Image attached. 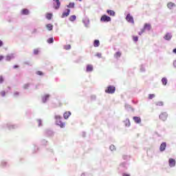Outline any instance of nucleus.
Returning a JSON list of instances; mask_svg holds the SVG:
<instances>
[{
    "label": "nucleus",
    "mask_w": 176,
    "mask_h": 176,
    "mask_svg": "<svg viewBox=\"0 0 176 176\" xmlns=\"http://www.w3.org/2000/svg\"><path fill=\"white\" fill-rule=\"evenodd\" d=\"M55 119L56 120V124L58 126H60L61 129H64L65 127V123L61 122V116H56Z\"/></svg>",
    "instance_id": "1"
},
{
    "label": "nucleus",
    "mask_w": 176,
    "mask_h": 176,
    "mask_svg": "<svg viewBox=\"0 0 176 176\" xmlns=\"http://www.w3.org/2000/svg\"><path fill=\"white\" fill-rule=\"evenodd\" d=\"M115 90H116L115 87H113V86H109L106 89L105 93H107L109 94H113V93H115Z\"/></svg>",
    "instance_id": "2"
},
{
    "label": "nucleus",
    "mask_w": 176,
    "mask_h": 176,
    "mask_svg": "<svg viewBox=\"0 0 176 176\" xmlns=\"http://www.w3.org/2000/svg\"><path fill=\"white\" fill-rule=\"evenodd\" d=\"M54 1V8L56 10H58V9H60V7L61 6V3L60 2V0H53Z\"/></svg>",
    "instance_id": "3"
},
{
    "label": "nucleus",
    "mask_w": 176,
    "mask_h": 176,
    "mask_svg": "<svg viewBox=\"0 0 176 176\" xmlns=\"http://www.w3.org/2000/svg\"><path fill=\"white\" fill-rule=\"evenodd\" d=\"M100 21H102L103 23H108L109 21H111V18L109 16H107L106 14H104L101 16Z\"/></svg>",
    "instance_id": "4"
},
{
    "label": "nucleus",
    "mask_w": 176,
    "mask_h": 176,
    "mask_svg": "<svg viewBox=\"0 0 176 176\" xmlns=\"http://www.w3.org/2000/svg\"><path fill=\"white\" fill-rule=\"evenodd\" d=\"M126 20L128 21V23H131V24H134V18H133V16L130 14H127L126 16Z\"/></svg>",
    "instance_id": "5"
},
{
    "label": "nucleus",
    "mask_w": 176,
    "mask_h": 176,
    "mask_svg": "<svg viewBox=\"0 0 176 176\" xmlns=\"http://www.w3.org/2000/svg\"><path fill=\"white\" fill-rule=\"evenodd\" d=\"M168 116V115L167 114V113L164 112V113H162L160 115V119L161 120H162L163 122L167 120V117Z\"/></svg>",
    "instance_id": "6"
},
{
    "label": "nucleus",
    "mask_w": 176,
    "mask_h": 176,
    "mask_svg": "<svg viewBox=\"0 0 176 176\" xmlns=\"http://www.w3.org/2000/svg\"><path fill=\"white\" fill-rule=\"evenodd\" d=\"M166 146H167V144L166 142H162L160 146V152H164V151H166Z\"/></svg>",
    "instance_id": "7"
},
{
    "label": "nucleus",
    "mask_w": 176,
    "mask_h": 176,
    "mask_svg": "<svg viewBox=\"0 0 176 176\" xmlns=\"http://www.w3.org/2000/svg\"><path fill=\"white\" fill-rule=\"evenodd\" d=\"M170 167H175V160L170 158L168 160Z\"/></svg>",
    "instance_id": "8"
},
{
    "label": "nucleus",
    "mask_w": 176,
    "mask_h": 176,
    "mask_svg": "<svg viewBox=\"0 0 176 176\" xmlns=\"http://www.w3.org/2000/svg\"><path fill=\"white\" fill-rule=\"evenodd\" d=\"M67 12H63L62 14V19H64V17H68L69 16V12L71 10L69 9H67Z\"/></svg>",
    "instance_id": "9"
},
{
    "label": "nucleus",
    "mask_w": 176,
    "mask_h": 176,
    "mask_svg": "<svg viewBox=\"0 0 176 176\" xmlns=\"http://www.w3.org/2000/svg\"><path fill=\"white\" fill-rule=\"evenodd\" d=\"M21 14H23V15L30 14V10H28V9L24 8L21 10Z\"/></svg>",
    "instance_id": "10"
},
{
    "label": "nucleus",
    "mask_w": 176,
    "mask_h": 176,
    "mask_svg": "<svg viewBox=\"0 0 176 176\" xmlns=\"http://www.w3.org/2000/svg\"><path fill=\"white\" fill-rule=\"evenodd\" d=\"M144 28V30H146L147 31H151L152 26H151V24L149 23H146Z\"/></svg>",
    "instance_id": "11"
},
{
    "label": "nucleus",
    "mask_w": 176,
    "mask_h": 176,
    "mask_svg": "<svg viewBox=\"0 0 176 176\" xmlns=\"http://www.w3.org/2000/svg\"><path fill=\"white\" fill-rule=\"evenodd\" d=\"M172 37L173 36H171V34L167 33L164 38V39H166V41H170V39H171Z\"/></svg>",
    "instance_id": "12"
},
{
    "label": "nucleus",
    "mask_w": 176,
    "mask_h": 176,
    "mask_svg": "<svg viewBox=\"0 0 176 176\" xmlns=\"http://www.w3.org/2000/svg\"><path fill=\"white\" fill-rule=\"evenodd\" d=\"M175 6V3L173 2H169L167 4V7L168 8V9H173Z\"/></svg>",
    "instance_id": "13"
},
{
    "label": "nucleus",
    "mask_w": 176,
    "mask_h": 176,
    "mask_svg": "<svg viewBox=\"0 0 176 176\" xmlns=\"http://www.w3.org/2000/svg\"><path fill=\"white\" fill-rule=\"evenodd\" d=\"M133 120L135 122H136L138 124L141 123V118H140V117H136V116L133 117Z\"/></svg>",
    "instance_id": "14"
},
{
    "label": "nucleus",
    "mask_w": 176,
    "mask_h": 176,
    "mask_svg": "<svg viewBox=\"0 0 176 176\" xmlns=\"http://www.w3.org/2000/svg\"><path fill=\"white\" fill-rule=\"evenodd\" d=\"M71 116V113L69 111H66L64 114H63V117L65 119H68V118H69Z\"/></svg>",
    "instance_id": "15"
},
{
    "label": "nucleus",
    "mask_w": 176,
    "mask_h": 176,
    "mask_svg": "<svg viewBox=\"0 0 176 176\" xmlns=\"http://www.w3.org/2000/svg\"><path fill=\"white\" fill-rule=\"evenodd\" d=\"M93 71V65H87V72H91Z\"/></svg>",
    "instance_id": "16"
},
{
    "label": "nucleus",
    "mask_w": 176,
    "mask_h": 176,
    "mask_svg": "<svg viewBox=\"0 0 176 176\" xmlns=\"http://www.w3.org/2000/svg\"><path fill=\"white\" fill-rule=\"evenodd\" d=\"M49 97H50V95H49V94H46L44 96H43V98H42L43 102H46V100H49Z\"/></svg>",
    "instance_id": "17"
},
{
    "label": "nucleus",
    "mask_w": 176,
    "mask_h": 176,
    "mask_svg": "<svg viewBox=\"0 0 176 176\" xmlns=\"http://www.w3.org/2000/svg\"><path fill=\"white\" fill-rule=\"evenodd\" d=\"M46 28L48 30V31H52V30H53V25L48 23L46 25Z\"/></svg>",
    "instance_id": "18"
},
{
    "label": "nucleus",
    "mask_w": 176,
    "mask_h": 176,
    "mask_svg": "<svg viewBox=\"0 0 176 176\" xmlns=\"http://www.w3.org/2000/svg\"><path fill=\"white\" fill-rule=\"evenodd\" d=\"M94 47H98L100 46V41L95 40L94 42Z\"/></svg>",
    "instance_id": "19"
},
{
    "label": "nucleus",
    "mask_w": 176,
    "mask_h": 176,
    "mask_svg": "<svg viewBox=\"0 0 176 176\" xmlns=\"http://www.w3.org/2000/svg\"><path fill=\"white\" fill-rule=\"evenodd\" d=\"M107 13L109 14V16H115V11L111 10H107Z\"/></svg>",
    "instance_id": "20"
},
{
    "label": "nucleus",
    "mask_w": 176,
    "mask_h": 176,
    "mask_svg": "<svg viewBox=\"0 0 176 176\" xmlns=\"http://www.w3.org/2000/svg\"><path fill=\"white\" fill-rule=\"evenodd\" d=\"M52 17H53V14L47 13L46 14V19H47V20H52Z\"/></svg>",
    "instance_id": "21"
},
{
    "label": "nucleus",
    "mask_w": 176,
    "mask_h": 176,
    "mask_svg": "<svg viewBox=\"0 0 176 176\" xmlns=\"http://www.w3.org/2000/svg\"><path fill=\"white\" fill-rule=\"evenodd\" d=\"M155 105H157V107H163V105H164V103L162 101H159L155 103Z\"/></svg>",
    "instance_id": "22"
},
{
    "label": "nucleus",
    "mask_w": 176,
    "mask_h": 176,
    "mask_svg": "<svg viewBox=\"0 0 176 176\" xmlns=\"http://www.w3.org/2000/svg\"><path fill=\"white\" fill-rule=\"evenodd\" d=\"M124 123H125V126L126 127H130V126H131L130 120H126L124 121Z\"/></svg>",
    "instance_id": "23"
},
{
    "label": "nucleus",
    "mask_w": 176,
    "mask_h": 176,
    "mask_svg": "<svg viewBox=\"0 0 176 176\" xmlns=\"http://www.w3.org/2000/svg\"><path fill=\"white\" fill-rule=\"evenodd\" d=\"M120 56H122V53L120 52H118L115 54L114 57H116V58H119Z\"/></svg>",
    "instance_id": "24"
},
{
    "label": "nucleus",
    "mask_w": 176,
    "mask_h": 176,
    "mask_svg": "<svg viewBox=\"0 0 176 176\" xmlns=\"http://www.w3.org/2000/svg\"><path fill=\"white\" fill-rule=\"evenodd\" d=\"M76 20V16H75V15H72L69 17V21H75Z\"/></svg>",
    "instance_id": "25"
},
{
    "label": "nucleus",
    "mask_w": 176,
    "mask_h": 176,
    "mask_svg": "<svg viewBox=\"0 0 176 176\" xmlns=\"http://www.w3.org/2000/svg\"><path fill=\"white\" fill-rule=\"evenodd\" d=\"M162 82L163 85H164V86H166V85H167V78H163L162 79Z\"/></svg>",
    "instance_id": "26"
},
{
    "label": "nucleus",
    "mask_w": 176,
    "mask_h": 176,
    "mask_svg": "<svg viewBox=\"0 0 176 176\" xmlns=\"http://www.w3.org/2000/svg\"><path fill=\"white\" fill-rule=\"evenodd\" d=\"M14 58L13 55H8L6 56V60L10 61L11 58Z\"/></svg>",
    "instance_id": "27"
},
{
    "label": "nucleus",
    "mask_w": 176,
    "mask_h": 176,
    "mask_svg": "<svg viewBox=\"0 0 176 176\" xmlns=\"http://www.w3.org/2000/svg\"><path fill=\"white\" fill-rule=\"evenodd\" d=\"M75 7V3H69V5L67 6V8H74Z\"/></svg>",
    "instance_id": "28"
},
{
    "label": "nucleus",
    "mask_w": 176,
    "mask_h": 176,
    "mask_svg": "<svg viewBox=\"0 0 176 176\" xmlns=\"http://www.w3.org/2000/svg\"><path fill=\"white\" fill-rule=\"evenodd\" d=\"M155 94H149L148 95V100H153V98H155Z\"/></svg>",
    "instance_id": "29"
},
{
    "label": "nucleus",
    "mask_w": 176,
    "mask_h": 176,
    "mask_svg": "<svg viewBox=\"0 0 176 176\" xmlns=\"http://www.w3.org/2000/svg\"><path fill=\"white\" fill-rule=\"evenodd\" d=\"M64 49H65V50H69V49H71V45H65Z\"/></svg>",
    "instance_id": "30"
},
{
    "label": "nucleus",
    "mask_w": 176,
    "mask_h": 176,
    "mask_svg": "<svg viewBox=\"0 0 176 176\" xmlns=\"http://www.w3.org/2000/svg\"><path fill=\"white\" fill-rule=\"evenodd\" d=\"M133 41L134 42H138V36H133Z\"/></svg>",
    "instance_id": "31"
},
{
    "label": "nucleus",
    "mask_w": 176,
    "mask_h": 176,
    "mask_svg": "<svg viewBox=\"0 0 176 176\" xmlns=\"http://www.w3.org/2000/svg\"><path fill=\"white\" fill-rule=\"evenodd\" d=\"M48 43H53L54 42V40H53V38H50L47 40Z\"/></svg>",
    "instance_id": "32"
},
{
    "label": "nucleus",
    "mask_w": 176,
    "mask_h": 176,
    "mask_svg": "<svg viewBox=\"0 0 176 176\" xmlns=\"http://www.w3.org/2000/svg\"><path fill=\"white\" fill-rule=\"evenodd\" d=\"M0 94L2 97H5V96L6 95V92L5 91H1Z\"/></svg>",
    "instance_id": "33"
},
{
    "label": "nucleus",
    "mask_w": 176,
    "mask_h": 176,
    "mask_svg": "<svg viewBox=\"0 0 176 176\" xmlns=\"http://www.w3.org/2000/svg\"><path fill=\"white\" fill-rule=\"evenodd\" d=\"M145 28H144L143 29H142L141 32H139V35H142V34H144V32H145Z\"/></svg>",
    "instance_id": "34"
},
{
    "label": "nucleus",
    "mask_w": 176,
    "mask_h": 176,
    "mask_svg": "<svg viewBox=\"0 0 176 176\" xmlns=\"http://www.w3.org/2000/svg\"><path fill=\"white\" fill-rule=\"evenodd\" d=\"M36 75L42 76V75H43V72H42L41 71H38V72H36Z\"/></svg>",
    "instance_id": "35"
},
{
    "label": "nucleus",
    "mask_w": 176,
    "mask_h": 176,
    "mask_svg": "<svg viewBox=\"0 0 176 176\" xmlns=\"http://www.w3.org/2000/svg\"><path fill=\"white\" fill-rule=\"evenodd\" d=\"M39 53V50L36 49L34 50V54H38Z\"/></svg>",
    "instance_id": "36"
},
{
    "label": "nucleus",
    "mask_w": 176,
    "mask_h": 176,
    "mask_svg": "<svg viewBox=\"0 0 176 176\" xmlns=\"http://www.w3.org/2000/svg\"><path fill=\"white\" fill-rule=\"evenodd\" d=\"M110 149H111V151H115L116 147L113 145H111L110 146Z\"/></svg>",
    "instance_id": "37"
},
{
    "label": "nucleus",
    "mask_w": 176,
    "mask_h": 176,
    "mask_svg": "<svg viewBox=\"0 0 176 176\" xmlns=\"http://www.w3.org/2000/svg\"><path fill=\"white\" fill-rule=\"evenodd\" d=\"M3 82V77L2 76H0V84Z\"/></svg>",
    "instance_id": "38"
},
{
    "label": "nucleus",
    "mask_w": 176,
    "mask_h": 176,
    "mask_svg": "<svg viewBox=\"0 0 176 176\" xmlns=\"http://www.w3.org/2000/svg\"><path fill=\"white\" fill-rule=\"evenodd\" d=\"M28 87H30V85L29 84H25L24 85V89H28Z\"/></svg>",
    "instance_id": "39"
},
{
    "label": "nucleus",
    "mask_w": 176,
    "mask_h": 176,
    "mask_svg": "<svg viewBox=\"0 0 176 176\" xmlns=\"http://www.w3.org/2000/svg\"><path fill=\"white\" fill-rule=\"evenodd\" d=\"M101 56L102 55L100 53L96 54V56L98 57L99 58H101Z\"/></svg>",
    "instance_id": "40"
},
{
    "label": "nucleus",
    "mask_w": 176,
    "mask_h": 176,
    "mask_svg": "<svg viewBox=\"0 0 176 176\" xmlns=\"http://www.w3.org/2000/svg\"><path fill=\"white\" fill-rule=\"evenodd\" d=\"M38 126H41V124H42V121H41V120H38Z\"/></svg>",
    "instance_id": "41"
},
{
    "label": "nucleus",
    "mask_w": 176,
    "mask_h": 176,
    "mask_svg": "<svg viewBox=\"0 0 176 176\" xmlns=\"http://www.w3.org/2000/svg\"><path fill=\"white\" fill-rule=\"evenodd\" d=\"M4 56H0V61H2V60H3Z\"/></svg>",
    "instance_id": "42"
},
{
    "label": "nucleus",
    "mask_w": 176,
    "mask_h": 176,
    "mask_svg": "<svg viewBox=\"0 0 176 176\" xmlns=\"http://www.w3.org/2000/svg\"><path fill=\"white\" fill-rule=\"evenodd\" d=\"M3 42H2V41L0 40V47L1 46H3Z\"/></svg>",
    "instance_id": "43"
},
{
    "label": "nucleus",
    "mask_w": 176,
    "mask_h": 176,
    "mask_svg": "<svg viewBox=\"0 0 176 176\" xmlns=\"http://www.w3.org/2000/svg\"><path fill=\"white\" fill-rule=\"evenodd\" d=\"M122 176H130V175H129V174L124 173V174L122 175Z\"/></svg>",
    "instance_id": "44"
},
{
    "label": "nucleus",
    "mask_w": 176,
    "mask_h": 176,
    "mask_svg": "<svg viewBox=\"0 0 176 176\" xmlns=\"http://www.w3.org/2000/svg\"><path fill=\"white\" fill-rule=\"evenodd\" d=\"M81 176H89V175L82 173V174L81 175Z\"/></svg>",
    "instance_id": "45"
},
{
    "label": "nucleus",
    "mask_w": 176,
    "mask_h": 176,
    "mask_svg": "<svg viewBox=\"0 0 176 176\" xmlns=\"http://www.w3.org/2000/svg\"><path fill=\"white\" fill-rule=\"evenodd\" d=\"M14 69L19 68V65H14Z\"/></svg>",
    "instance_id": "46"
},
{
    "label": "nucleus",
    "mask_w": 176,
    "mask_h": 176,
    "mask_svg": "<svg viewBox=\"0 0 176 176\" xmlns=\"http://www.w3.org/2000/svg\"><path fill=\"white\" fill-rule=\"evenodd\" d=\"M173 53L176 54V48L173 50Z\"/></svg>",
    "instance_id": "47"
},
{
    "label": "nucleus",
    "mask_w": 176,
    "mask_h": 176,
    "mask_svg": "<svg viewBox=\"0 0 176 176\" xmlns=\"http://www.w3.org/2000/svg\"><path fill=\"white\" fill-rule=\"evenodd\" d=\"M175 64H176V61L174 62V65H175Z\"/></svg>",
    "instance_id": "48"
},
{
    "label": "nucleus",
    "mask_w": 176,
    "mask_h": 176,
    "mask_svg": "<svg viewBox=\"0 0 176 176\" xmlns=\"http://www.w3.org/2000/svg\"><path fill=\"white\" fill-rule=\"evenodd\" d=\"M15 94H17V95H19V92H16V93H15Z\"/></svg>",
    "instance_id": "49"
},
{
    "label": "nucleus",
    "mask_w": 176,
    "mask_h": 176,
    "mask_svg": "<svg viewBox=\"0 0 176 176\" xmlns=\"http://www.w3.org/2000/svg\"><path fill=\"white\" fill-rule=\"evenodd\" d=\"M79 1H82V0H79Z\"/></svg>",
    "instance_id": "50"
}]
</instances>
